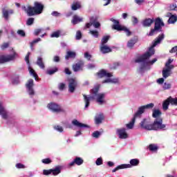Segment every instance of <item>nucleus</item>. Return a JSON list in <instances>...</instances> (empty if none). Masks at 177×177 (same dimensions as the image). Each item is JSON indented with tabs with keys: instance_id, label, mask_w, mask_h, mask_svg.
<instances>
[{
	"instance_id": "obj_16",
	"label": "nucleus",
	"mask_w": 177,
	"mask_h": 177,
	"mask_svg": "<svg viewBox=\"0 0 177 177\" xmlns=\"http://www.w3.org/2000/svg\"><path fill=\"white\" fill-rule=\"evenodd\" d=\"M130 164H123L124 169L132 168V167H138L139 165V159L135 158L130 160Z\"/></svg>"
},
{
	"instance_id": "obj_28",
	"label": "nucleus",
	"mask_w": 177,
	"mask_h": 177,
	"mask_svg": "<svg viewBox=\"0 0 177 177\" xmlns=\"http://www.w3.org/2000/svg\"><path fill=\"white\" fill-rule=\"evenodd\" d=\"M83 66H84V63H79L73 65V71H75V72L81 71V70H82Z\"/></svg>"
},
{
	"instance_id": "obj_4",
	"label": "nucleus",
	"mask_w": 177,
	"mask_h": 177,
	"mask_svg": "<svg viewBox=\"0 0 177 177\" xmlns=\"http://www.w3.org/2000/svg\"><path fill=\"white\" fill-rule=\"evenodd\" d=\"M22 10H24V12H26L28 15L34 16V15H41V13H42V10H44V6L42 3L36 1L35 2L34 7L24 6H22Z\"/></svg>"
},
{
	"instance_id": "obj_10",
	"label": "nucleus",
	"mask_w": 177,
	"mask_h": 177,
	"mask_svg": "<svg viewBox=\"0 0 177 177\" xmlns=\"http://www.w3.org/2000/svg\"><path fill=\"white\" fill-rule=\"evenodd\" d=\"M48 108L50 110H51V111H53V113H65L66 112L64 109L62 108L60 105L54 102H50V104H48Z\"/></svg>"
},
{
	"instance_id": "obj_62",
	"label": "nucleus",
	"mask_w": 177,
	"mask_h": 177,
	"mask_svg": "<svg viewBox=\"0 0 177 177\" xmlns=\"http://www.w3.org/2000/svg\"><path fill=\"white\" fill-rule=\"evenodd\" d=\"M51 15H52V16H55V17L60 16V13H59L57 11H53L51 13Z\"/></svg>"
},
{
	"instance_id": "obj_25",
	"label": "nucleus",
	"mask_w": 177,
	"mask_h": 177,
	"mask_svg": "<svg viewBox=\"0 0 177 177\" xmlns=\"http://www.w3.org/2000/svg\"><path fill=\"white\" fill-rule=\"evenodd\" d=\"M154 20L151 19H146L142 21V25L144 27H150L153 24Z\"/></svg>"
},
{
	"instance_id": "obj_56",
	"label": "nucleus",
	"mask_w": 177,
	"mask_h": 177,
	"mask_svg": "<svg viewBox=\"0 0 177 177\" xmlns=\"http://www.w3.org/2000/svg\"><path fill=\"white\" fill-rule=\"evenodd\" d=\"M132 23H133V26H136V24H138V23H139L138 18H136V17H132Z\"/></svg>"
},
{
	"instance_id": "obj_2",
	"label": "nucleus",
	"mask_w": 177,
	"mask_h": 177,
	"mask_svg": "<svg viewBox=\"0 0 177 177\" xmlns=\"http://www.w3.org/2000/svg\"><path fill=\"white\" fill-rule=\"evenodd\" d=\"M97 91H99L97 88L93 89V97H91V96L87 97L86 95H84V102H85V106H84L85 109H88V107H89V102H91L92 99H95L98 104L102 105L106 103V100H104L106 98V93H97Z\"/></svg>"
},
{
	"instance_id": "obj_12",
	"label": "nucleus",
	"mask_w": 177,
	"mask_h": 177,
	"mask_svg": "<svg viewBox=\"0 0 177 177\" xmlns=\"http://www.w3.org/2000/svg\"><path fill=\"white\" fill-rule=\"evenodd\" d=\"M30 53H27V55L25 57V62H26L27 64L28 65V71H29L30 75H32L37 81V78L38 77V75H37L35 73V71H34V69H32V68H31V66H30Z\"/></svg>"
},
{
	"instance_id": "obj_14",
	"label": "nucleus",
	"mask_w": 177,
	"mask_h": 177,
	"mask_svg": "<svg viewBox=\"0 0 177 177\" xmlns=\"http://www.w3.org/2000/svg\"><path fill=\"white\" fill-rule=\"evenodd\" d=\"M141 128L146 129L147 131H151L152 124L150 122V119H144L140 123Z\"/></svg>"
},
{
	"instance_id": "obj_48",
	"label": "nucleus",
	"mask_w": 177,
	"mask_h": 177,
	"mask_svg": "<svg viewBox=\"0 0 177 177\" xmlns=\"http://www.w3.org/2000/svg\"><path fill=\"white\" fill-rule=\"evenodd\" d=\"M39 41H41V38H39V37L33 40L32 42H30L31 48H32V46H34L35 44H37Z\"/></svg>"
},
{
	"instance_id": "obj_27",
	"label": "nucleus",
	"mask_w": 177,
	"mask_h": 177,
	"mask_svg": "<svg viewBox=\"0 0 177 177\" xmlns=\"http://www.w3.org/2000/svg\"><path fill=\"white\" fill-rule=\"evenodd\" d=\"M60 172H62V169L59 166L56 167L55 169H51V174L54 176H57Z\"/></svg>"
},
{
	"instance_id": "obj_20",
	"label": "nucleus",
	"mask_w": 177,
	"mask_h": 177,
	"mask_svg": "<svg viewBox=\"0 0 177 177\" xmlns=\"http://www.w3.org/2000/svg\"><path fill=\"white\" fill-rule=\"evenodd\" d=\"M72 124L77 128H89V126H88V124H83L77 120H73L72 121Z\"/></svg>"
},
{
	"instance_id": "obj_64",
	"label": "nucleus",
	"mask_w": 177,
	"mask_h": 177,
	"mask_svg": "<svg viewBox=\"0 0 177 177\" xmlns=\"http://www.w3.org/2000/svg\"><path fill=\"white\" fill-rule=\"evenodd\" d=\"M169 52L170 53H175V52H177V46L172 48V49Z\"/></svg>"
},
{
	"instance_id": "obj_8",
	"label": "nucleus",
	"mask_w": 177,
	"mask_h": 177,
	"mask_svg": "<svg viewBox=\"0 0 177 177\" xmlns=\"http://www.w3.org/2000/svg\"><path fill=\"white\" fill-rule=\"evenodd\" d=\"M165 124H162V118H157L154 120L151 126V131H158V129H165Z\"/></svg>"
},
{
	"instance_id": "obj_49",
	"label": "nucleus",
	"mask_w": 177,
	"mask_h": 177,
	"mask_svg": "<svg viewBox=\"0 0 177 177\" xmlns=\"http://www.w3.org/2000/svg\"><path fill=\"white\" fill-rule=\"evenodd\" d=\"M54 129H55V131H57V132H63V127H62V126H55Z\"/></svg>"
},
{
	"instance_id": "obj_1",
	"label": "nucleus",
	"mask_w": 177,
	"mask_h": 177,
	"mask_svg": "<svg viewBox=\"0 0 177 177\" xmlns=\"http://www.w3.org/2000/svg\"><path fill=\"white\" fill-rule=\"evenodd\" d=\"M165 37V35H164V33L160 35L158 38L155 39L153 45L149 48V50L135 60L136 63H140V68L138 69V71L139 73H140V74H143V73L147 71V70H150V65L154 64V63L157 62L156 58L150 61V57H151V56L154 55L155 46H157L158 44H160V42L162 41V39H164Z\"/></svg>"
},
{
	"instance_id": "obj_54",
	"label": "nucleus",
	"mask_w": 177,
	"mask_h": 177,
	"mask_svg": "<svg viewBox=\"0 0 177 177\" xmlns=\"http://www.w3.org/2000/svg\"><path fill=\"white\" fill-rule=\"evenodd\" d=\"M96 165H102L103 164V160L102 158H98L95 162Z\"/></svg>"
},
{
	"instance_id": "obj_57",
	"label": "nucleus",
	"mask_w": 177,
	"mask_h": 177,
	"mask_svg": "<svg viewBox=\"0 0 177 177\" xmlns=\"http://www.w3.org/2000/svg\"><path fill=\"white\" fill-rule=\"evenodd\" d=\"M93 138H99L100 136V131H95L92 134Z\"/></svg>"
},
{
	"instance_id": "obj_47",
	"label": "nucleus",
	"mask_w": 177,
	"mask_h": 177,
	"mask_svg": "<svg viewBox=\"0 0 177 177\" xmlns=\"http://www.w3.org/2000/svg\"><path fill=\"white\" fill-rule=\"evenodd\" d=\"M50 174H52L51 169H48V170H46V169L43 170V175L48 176V175H50Z\"/></svg>"
},
{
	"instance_id": "obj_17",
	"label": "nucleus",
	"mask_w": 177,
	"mask_h": 177,
	"mask_svg": "<svg viewBox=\"0 0 177 177\" xmlns=\"http://www.w3.org/2000/svg\"><path fill=\"white\" fill-rule=\"evenodd\" d=\"M82 165L84 164V160L80 157H76L73 162L68 164V167H73L74 165Z\"/></svg>"
},
{
	"instance_id": "obj_11",
	"label": "nucleus",
	"mask_w": 177,
	"mask_h": 177,
	"mask_svg": "<svg viewBox=\"0 0 177 177\" xmlns=\"http://www.w3.org/2000/svg\"><path fill=\"white\" fill-rule=\"evenodd\" d=\"M26 91L28 93V95H30V96H34V95H35V92L34 91V80H32V79L29 80L26 84Z\"/></svg>"
},
{
	"instance_id": "obj_55",
	"label": "nucleus",
	"mask_w": 177,
	"mask_h": 177,
	"mask_svg": "<svg viewBox=\"0 0 177 177\" xmlns=\"http://www.w3.org/2000/svg\"><path fill=\"white\" fill-rule=\"evenodd\" d=\"M58 88L59 91H63L64 88H66V84L64 83H59L58 85Z\"/></svg>"
},
{
	"instance_id": "obj_7",
	"label": "nucleus",
	"mask_w": 177,
	"mask_h": 177,
	"mask_svg": "<svg viewBox=\"0 0 177 177\" xmlns=\"http://www.w3.org/2000/svg\"><path fill=\"white\" fill-rule=\"evenodd\" d=\"M12 55H1L0 56V64H3V63H8L9 62H12L15 60L16 58L19 57V54L12 48Z\"/></svg>"
},
{
	"instance_id": "obj_61",
	"label": "nucleus",
	"mask_w": 177,
	"mask_h": 177,
	"mask_svg": "<svg viewBox=\"0 0 177 177\" xmlns=\"http://www.w3.org/2000/svg\"><path fill=\"white\" fill-rule=\"evenodd\" d=\"M170 10H177V6H176V4H171L170 6Z\"/></svg>"
},
{
	"instance_id": "obj_32",
	"label": "nucleus",
	"mask_w": 177,
	"mask_h": 177,
	"mask_svg": "<svg viewBox=\"0 0 177 177\" xmlns=\"http://www.w3.org/2000/svg\"><path fill=\"white\" fill-rule=\"evenodd\" d=\"M80 21H82V18H81L77 15H75L72 20V24L75 25V24H78V23H80Z\"/></svg>"
},
{
	"instance_id": "obj_31",
	"label": "nucleus",
	"mask_w": 177,
	"mask_h": 177,
	"mask_svg": "<svg viewBox=\"0 0 177 177\" xmlns=\"http://www.w3.org/2000/svg\"><path fill=\"white\" fill-rule=\"evenodd\" d=\"M36 64H37V66H39V67L40 68H42V69L45 68V64H44V61L42 60V57H39L37 58Z\"/></svg>"
},
{
	"instance_id": "obj_41",
	"label": "nucleus",
	"mask_w": 177,
	"mask_h": 177,
	"mask_svg": "<svg viewBox=\"0 0 177 177\" xmlns=\"http://www.w3.org/2000/svg\"><path fill=\"white\" fill-rule=\"evenodd\" d=\"M89 33L94 37V38L99 37V32H97V30H90Z\"/></svg>"
},
{
	"instance_id": "obj_13",
	"label": "nucleus",
	"mask_w": 177,
	"mask_h": 177,
	"mask_svg": "<svg viewBox=\"0 0 177 177\" xmlns=\"http://www.w3.org/2000/svg\"><path fill=\"white\" fill-rule=\"evenodd\" d=\"M68 91L71 93H74V91H75V88H77L78 85V82L75 79H69L68 80Z\"/></svg>"
},
{
	"instance_id": "obj_18",
	"label": "nucleus",
	"mask_w": 177,
	"mask_h": 177,
	"mask_svg": "<svg viewBox=\"0 0 177 177\" xmlns=\"http://www.w3.org/2000/svg\"><path fill=\"white\" fill-rule=\"evenodd\" d=\"M3 17H4L5 20H9V15H13V10H7L3 8L2 10Z\"/></svg>"
},
{
	"instance_id": "obj_43",
	"label": "nucleus",
	"mask_w": 177,
	"mask_h": 177,
	"mask_svg": "<svg viewBox=\"0 0 177 177\" xmlns=\"http://www.w3.org/2000/svg\"><path fill=\"white\" fill-rule=\"evenodd\" d=\"M59 36H60L59 30L53 32L52 35H50L51 38H59Z\"/></svg>"
},
{
	"instance_id": "obj_6",
	"label": "nucleus",
	"mask_w": 177,
	"mask_h": 177,
	"mask_svg": "<svg viewBox=\"0 0 177 177\" xmlns=\"http://www.w3.org/2000/svg\"><path fill=\"white\" fill-rule=\"evenodd\" d=\"M110 20L112 21V23H113V25L112 26V28L113 30H117L118 31H124L127 37L131 35V31H129V29H127V28L124 26L120 25V21H118V20H116L114 18H111Z\"/></svg>"
},
{
	"instance_id": "obj_51",
	"label": "nucleus",
	"mask_w": 177,
	"mask_h": 177,
	"mask_svg": "<svg viewBox=\"0 0 177 177\" xmlns=\"http://www.w3.org/2000/svg\"><path fill=\"white\" fill-rule=\"evenodd\" d=\"M33 23H34V18H29L26 21L27 26H32Z\"/></svg>"
},
{
	"instance_id": "obj_24",
	"label": "nucleus",
	"mask_w": 177,
	"mask_h": 177,
	"mask_svg": "<svg viewBox=\"0 0 177 177\" xmlns=\"http://www.w3.org/2000/svg\"><path fill=\"white\" fill-rule=\"evenodd\" d=\"M169 104H171V102L169 101V99L167 98L166 100H165L162 102V109L165 111H167V110H168L169 107Z\"/></svg>"
},
{
	"instance_id": "obj_15",
	"label": "nucleus",
	"mask_w": 177,
	"mask_h": 177,
	"mask_svg": "<svg viewBox=\"0 0 177 177\" xmlns=\"http://www.w3.org/2000/svg\"><path fill=\"white\" fill-rule=\"evenodd\" d=\"M116 133L118 135L120 139H128V133H127L125 129H117Z\"/></svg>"
},
{
	"instance_id": "obj_42",
	"label": "nucleus",
	"mask_w": 177,
	"mask_h": 177,
	"mask_svg": "<svg viewBox=\"0 0 177 177\" xmlns=\"http://www.w3.org/2000/svg\"><path fill=\"white\" fill-rule=\"evenodd\" d=\"M120 169H125V166H124V164L118 165L116 168H115L112 170V172H117V171H118Z\"/></svg>"
},
{
	"instance_id": "obj_35",
	"label": "nucleus",
	"mask_w": 177,
	"mask_h": 177,
	"mask_svg": "<svg viewBox=\"0 0 177 177\" xmlns=\"http://www.w3.org/2000/svg\"><path fill=\"white\" fill-rule=\"evenodd\" d=\"M168 98H169V101L170 102V104H171V106H177V97L174 98L169 96Z\"/></svg>"
},
{
	"instance_id": "obj_53",
	"label": "nucleus",
	"mask_w": 177,
	"mask_h": 177,
	"mask_svg": "<svg viewBox=\"0 0 177 177\" xmlns=\"http://www.w3.org/2000/svg\"><path fill=\"white\" fill-rule=\"evenodd\" d=\"M82 38V34L81 33V31L78 30L76 32V39L79 40Z\"/></svg>"
},
{
	"instance_id": "obj_50",
	"label": "nucleus",
	"mask_w": 177,
	"mask_h": 177,
	"mask_svg": "<svg viewBox=\"0 0 177 177\" xmlns=\"http://www.w3.org/2000/svg\"><path fill=\"white\" fill-rule=\"evenodd\" d=\"M149 150H151V151H156V150H157V147L155 145H150L149 146Z\"/></svg>"
},
{
	"instance_id": "obj_58",
	"label": "nucleus",
	"mask_w": 177,
	"mask_h": 177,
	"mask_svg": "<svg viewBox=\"0 0 177 177\" xmlns=\"http://www.w3.org/2000/svg\"><path fill=\"white\" fill-rule=\"evenodd\" d=\"M17 34L21 37H26V32H24V30H19L17 31Z\"/></svg>"
},
{
	"instance_id": "obj_44",
	"label": "nucleus",
	"mask_w": 177,
	"mask_h": 177,
	"mask_svg": "<svg viewBox=\"0 0 177 177\" xmlns=\"http://www.w3.org/2000/svg\"><path fill=\"white\" fill-rule=\"evenodd\" d=\"M12 83L13 85H17V84H20V80L19 79V77H15L12 80Z\"/></svg>"
},
{
	"instance_id": "obj_23",
	"label": "nucleus",
	"mask_w": 177,
	"mask_h": 177,
	"mask_svg": "<svg viewBox=\"0 0 177 177\" xmlns=\"http://www.w3.org/2000/svg\"><path fill=\"white\" fill-rule=\"evenodd\" d=\"M171 70H172L171 68H167L165 67L162 71V77L163 78L166 79L171 75Z\"/></svg>"
},
{
	"instance_id": "obj_45",
	"label": "nucleus",
	"mask_w": 177,
	"mask_h": 177,
	"mask_svg": "<svg viewBox=\"0 0 177 177\" xmlns=\"http://www.w3.org/2000/svg\"><path fill=\"white\" fill-rule=\"evenodd\" d=\"M16 168H17L18 169H24V168H26V166L21 163H17L15 165Z\"/></svg>"
},
{
	"instance_id": "obj_5",
	"label": "nucleus",
	"mask_w": 177,
	"mask_h": 177,
	"mask_svg": "<svg viewBox=\"0 0 177 177\" xmlns=\"http://www.w3.org/2000/svg\"><path fill=\"white\" fill-rule=\"evenodd\" d=\"M98 78H103L106 77V80L102 82V84H118V78H111L113 77V73H109L106 71L102 70L97 73Z\"/></svg>"
},
{
	"instance_id": "obj_59",
	"label": "nucleus",
	"mask_w": 177,
	"mask_h": 177,
	"mask_svg": "<svg viewBox=\"0 0 177 177\" xmlns=\"http://www.w3.org/2000/svg\"><path fill=\"white\" fill-rule=\"evenodd\" d=\"M42 31H43V29H41V28L36 29L34 32V35H39V33L42 32Z\"/></svg>"
},
{
	"instance_id": "obj_36",
	"label": "nucleus",
	"mask_w": 177,
	"mask_h": 177,
	"mask_svg": "<svg viewBox=\"0 0 177 177\" xmlns=\"http://www.w3.org/2000/svg\"><path fill=\"white\" fill-rule=\"evenodd\" d=\"M136 44V39H131L127 42L128 48H133V46Z\"/></svg>"
},
{
	"instance_id": "obj_34",
	"label": "nucleus",
	"mask_w": 177,
	"mask_h": 177,
	"mask_svg": "<svg viewBox=\"0 0 177 177\" xmlns=\"http://www.w3.org/2000/svg\"><path fill=\"white\" fill-rule=\"evenodd\" d=\"M176 21H177V16L175 15H171L168 20L169 24H175Z\"/></svg>"
},
{
	"instance_id": "obj_3",
	"label": "nucleus",
	"mask_w": 177,
	"mask_h": 177,
	"mask_svg": "<svg viewBox=\"0 0 177 177\" xmlns=\"http://www.w3.org/2000/svg\"><path fill=\"white\" fill-rule=\"evenodd\" d=\"M153 107H154V104L153 103L138 107V111L134 114L133 118L131 119V122L126 124L127 129H132L133 128V125H135V121H136V118H140L142 117V114H143L146 110H149V109H153Z\"/></svg>"
},
{
	"instance_id": "obj_33",
	"label": "nucleus",
	"mask_w": 177,
	"mask_h": 177,
	"mask_svg": "<svg viewBox=\"0 0 177 177\" xmlns=\"http://www.w3.org/2000/svg\"><path fill=\"white\" fill-rule=\"evenodd\" d=\"M71 58H74L75 57V52L74 51H67L66 55L65 57L66 60H68V59Z\"/></svg>"
},
{
	"instance_id": "obj_30",
	"label": "nucleus",
	"mask_w": 177,
	"mask_h": 177,
	"mask_svg": "<svg viewBox=\"0 0 177 177\" xmlns=\"http://www.w3.org/2000/svg\"><path fill=\"white\" fill-rule=\"evenodd\" d=\"M81 8V3L80 1H74L72 4V10H77Z\"/></svg>"
},
{
	"instance_id": "obj_38",
	"label": "nucleus",
	"mask_w": 177,
	"mask_h": 177,
	"mask_svg": "<svg viewBox=\"0 0 177 177\" xmlns=\"http://www.w3.org/2000/svg\"><path fill=\"white\" fill-rule=\"evenodd\" d=\"M109 39H110V36H104L101 41V45H106L109 41Z\"/></svg>"
},
{
	"instance_id": "obj_26",
	"label": "nucleus",
	"mask_w": 177,
	"mask_h": 177,
	"mask_svg": "<svg viewBox=\"0 0 177 177\" xmlns=\"http://www.w3.org/2000/svg\"><path fill=\"white\" fill-rule=\"evenodd\" d=\"M161 111L158 109H155L153 111L152 117L157 120V118H161Z\"/></svg>"
},
{
	"instance_id": "obj_37",
	"label": "nucleus",
	"mask_w": 177,
	"mask_h": 177,
	"mask_svg": "<svg viewBox=\"0 0 177 177\" xmlns=\"http://www.w3.org/2000/svg\"><path fill=\"white\" fill-rule=\"evenodd\" d=\"M171 88H172V84H171L170 83H167V82L163 83L162 89H164V91H168L171 89Z\"/></svg>"
},
{
	"instance_id": "obj_9",
	"label": "nucleus",
	"mask_w": 177,
	"mask_h": 177,
	"mask_svg": "<svg viewBox=\"0 0 177 177\" xmlns=\"http://www.w3.org/2000/svg\"><path fill=\"white\" fill-rule=\"evenodd\" d=\"M164 26V22L161 19L157 18L155 21V28L154 29H151L150 32L149 33V35L151 37L152 35H154V34L157 33V30H160L161 27H163Z\"/></svg>"
},
{
	"instance_id": "obj_21",
	"label": "nucleus",
	"mask_w": 177,
	"mask_h": 177,
	"mask_svg": "<svg viewBox=\"0 0 177 177\" xmlns=\"http://www.w3.org/2000/svg\"><path fill=\"white\" fill-rule=\"evenodd\" d=\"M91 26H93L95 28H99V27H100V24L97 21H93V18H91L90 23L86 24V28H90Z\"/></svg>"
},
{
	"instance_id": "obj_63",
	"label": "nucleus",
	"mask_w": 177,
	"mask_h": 177,
	"mask_svg": "<svg viewBox=\"0 0 177 177\" xmlns=\"http://www.w3.org/2000/svg\"><path fill=\"white\" fill-rule=\"evenodd\" d=\"M157 82H158V84H159L160 85L164 84V78L162 77V78L158 79Z\"/></svg>"
},
{
	"instance_id": "obj_46",
	"label": "nucleus",
	"mask_w": 177,
	"mask_h": 177,
	"mask_svg": "<svg viewBox=\"0 0 177 177\" xmlns=\"http://www.w3.org/2000/svg\"><path fill=\"white\" fill-rule=\"evenodd\" d=\"M41 162H43V164H50L52 160H50V158H45L41 160Z\"/></svg>"
},
{
	"instance_id": "obj_60",
	"label": "nucleus",
	"mask_w": 177,
	"mask_h": 177,
	"mask_svg": "<svg viewBox=\"0 0 177 177\" xmlns=\"http://www.w3.org/2000/svg\"><path fill=\"white\" fill-rule=\"evenodd\" d=\"M84 57L85 59H87V60H91V59L92 58V55H91L88 53H85Z\"/></svg>"
},
{
	"instance_id": "obj_40",
	"label": "nucleus",
	"mask_w": 177,
	"mask_h": 177,
	"mask_svg": "<svg viewBox=\"0 0 177 177\" xmlns=\"http://www.w3.org/2000/svg\"><path fill=\"white\" fill-rule=\"evenodd\" d=\"M174 62V59H169L168 62L165 64V67L169 68H174V65H171V63Z\"/></svg>"
},
{
	"instance_id": "obj_19",
	"label": "nucleus",
	"mask_w": 177,
	"mask_h": 177,
	"mask_svg": "<svg viewBox=\"0 0 177 177\" xmlns=\"http://www.w3.org/2000/svg\"><path fill=\"white\" fill-rule=\"evenodd\" d=\"M0 115H1L2 118L4 120L8 119V111H6V109L3 107V105H2V103L0 102Z\"/></svg>"
},
{
	"instance_id": "obj_39",
	"label": "nucleus",
	"mask_w": 177,
	"mask_h": 177,
	"mask_svg": "<svg viewBox=\"0 0 177 177\" xmlns=\"http://www.w3.org/2000/svg\"><path fill=\"white\" fill-rule=\"evenodd\" d=\"M58 71L57 68L55 67L53 69L47 70L46 74H48V75H53V74H55V73H57Z\"/></svg>"
},
{
	"instance_id": "obj_29",
	"label": "nucleus",
	"mask_w": 177,
	"mask_h": 177,
	"mask_svg": "<svg viewBox=\"0 0 177 177\" xmlns=\"http://www.w3.org/2000/svg\"><path fill=\"white\" fill-rule=\"evenodd\" d=\"M95 124H102V121H103V114L100 113L95 115Z\"/></svg>"
},
{
	"instance_id": "obj_22",
	"label": "nucleus",
	"mask_w": 177,
	"mask_h": 177,
	"mask_svg": "<svg viewBox=\"0 0 177 177\" xmlns=\"http://www.w3.org/2000/svg\"><path fill=\"white\" fill-rule=\"evenodd\" d=\"M100 49V52H102L103 54L110 53V52H111V48H110V47L106 44H101Z\"/></svg>"
},
{
	"instance_id": "obj_52",
	"label": "nucleus",
	"mask_w": 177,
	"mask_h": 177,
	"mask_svg": "<svg viewBox=\"0 0 177 177\" xmlns=\"http://www.w3.org/2000/svg\"><path fill=\"white\" fill-rule=\"evenodd\" d=\"M9 48V43H3L1 46V49H2V50H5V49Z\"/></svg>"
}]
</instances>
